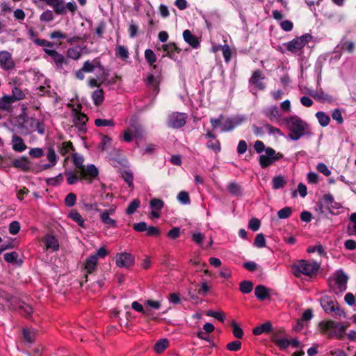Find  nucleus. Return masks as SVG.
Wrapping results in <instances>:
<instances>
[{
  "mask_svg": "<svg viewBox=\"0 0 356 356\" xmlns=\"http://www.w3.org/2000/svg\"><path fill=\"white\" fill-rule=\"evenodd\" d=\"M5 303L12 310H17L22 315L29 317L33 313L32 307L16 296L0 289V314L5 311Z\"/></svg>",
  "mask_w": 356,
  "mask_h": 356,
  "instance_id": "nucleus-1",
  "label": "nucleus"
},
{
  "mask_svg": "<svg viewBox=\"0 0 356 356\" xmlns=\"http://www.w3.org/2000/svg\"><path fill=\"white\" fill-rule=\"evenodd\" d=\"M282 121L291 131L289 138L291 140H298L305 134L307 124L299 117L296 115L287 117Z\"/></svg>",
  "mask_w": 356,
  "mask_h": 356,
  "instance_id": "nucleus-2",
  "label": "nucleus"
},
{
  "mask_svg": "<svg viewBox=\"0 0 356 356\" xmlns=\"http://www.w3.org/2000/svg\"><path fill=\"white\" fill-rule=\"evenodd\" d=\"M246 120L244 115H236L225 118L220 115L218 118H211L210 122L213 129H216L221 124V131L227 132L233 130Z\"/></svg>",
  "mask_w": 356,
  "mask_h": 356,
  "instance_id": "nucleus-3",
  "label": "nucleus"
},
{
  "mask_svg": "<svg viewBox=\"0 0 356 356\" xmlns=\"http://www.w3.org/2000/svg\"><path fill=\"white\" fill-rule=\"evenodd\" d=\"M146 134L147 132L142 124L131 122L130 127L122 132V138L127 143H130L135 138L136 146L139 147V141L142 140Z\"/></svg>",
  "mask_w": 356,
  "mask_h": 356,
  "instance_id": "nucleus-4",
  "label": "nucleus"
},
{
  "mask_svg": "<svg viewBox=\"0 0 356 356\" xmlns=\"http://www.w3.org/2000/svg\"><path fill=\"white\" fill-rule=\"evenodd\" d=\"M292 267L296 277H300L302 274L311 277L318 270L320 265L315 261L310 262L302 259L294 264Z\"/></svg>",
  "mask_w": 356,
  "mask_h": 356,
  "instance_id": "nucleus-5",
  "label": "nucleus"
},
{
  "mask_svg": "<svg viewBox=\"0 0 356 356\" xmlns=\"http://www.w3.org/2000/svg\"><path fill=\"white\" fill-rule=\"evenodd\" d=\"M311 39V35L305 34L300 37H297L286 43H284V45L290 52L293 54H300Z\"/></svg>",
  "mask_w": 356,
  "mask_h": 356,
  "instance_id": "nucleus-6",
  "label": "nucleus"
},
{
  "mask_svg": "<svg viewBox=\"0 0 356 356\" xmlns=\"http://www.w3.org/2000/svg\"><path fill=\"white\" fill-rule=\"evenodd\" d=\"M320 302L325 312H334L336 315L339 316H345V312L340 308L337 301L331 299L327 296H323Z\"/></svg>",
  "mask_w": 356,
  "mask_h": 356,
  "instance_id": "nucleus-7",
  "label": "nucleus"
},
{
  "mask_svg": "<svg viewBox=\"0 0 356 356\" xmlns=\"http://www.w3.org/2000/svg\"><path fill=\"white\" fill-rule=\"evenodd\" d=\"M44 51L48 56L52 58L58 70H66V69L69 68V61L63 55L58 53L55 50L46 48L44 49Z\"/></svg>",
  "mask_w": 356,
  "mask_h": 356,
  "instance_id": "nucleus-8",
  "label": "nucleus"
},
{
  "mask_svg": "<svg viewBox=\"0 0 356 356\" xmlns=\"http://www.w3.org/2000/svg\"><path fill=\"white\" fill-rule=\"evenodd\" d=\"M325 328L330 332L329 335L330 337L338 339L343 337L346 330V327L341 323L331 321L326 322Z\"/></svg>",
  "mask_w": 356,
  "mask_h": 356,
  "instance_id": "nucleus-9",
  "label": "nucleus"
},
{
  "mask_svg": "<svg viewBox=\"0 0 356 356\" xmlns=\"http://www.w3.org/2000/svg\"><path fill=\"white\" fill-rule=\"evenodd\" d=\"M187 115L184 113H173L168 116V125L178 129L185 125Z\"/></svg>",
  "mask_w": 356,
  "mask_h": 356,
  "instance_id": "nucleus-10",
  "label": "nucleus"
},
{
  "mask_svg": "<svg viewBox=\"0 0 356 356\" xmlns=\"http://www.w3.org/2000/svg\"><path fill=\"white\" fill-rule=\"evenodd\" d=\"M348 275L343 270H337L333 275V280L339 292H343L347 289Z\"/></svg>",
  "mask_w": 356,
  "mask_h": 356,
  "instance_id": "nucleus-11",
  "label": "nucleus"
},
{
  "mask_svg": "<svg viewBox=\"0 0 356 356\" xmlns=\"http://www.w3.org/2000/svg\"><path fill=\"white\" fill-rule=\"evenodd\" d=\"M115 263L118 267L128 268L134 265V257L130 253L122 252L117 254Z\"/></svg>",
  "mask_w": 356,
  "mask_h": 356,
  "instance_id": "nucleus-12",
  "label": "nucleus"
},
{
  "mask_svg": "<svg viewBox=\"0 0 356 356\" xmlns=\"http://www.w3.org/2000/svg\"><path fill=\"white\" fill-rule=\"evenodd\" d=\"M15 62L12 55L8 51H0V67L6 71L12 70L15 67Z\"/></svg>",
  "mask_w": 356,
  "mask_h": 356,
  "instance_id": "nucleus-13",
  "label": "nucleus"
},
{
  "mask_svg": "<svg viewBox=\"0 0 356 356\" xmlns=\"http://www.w3.org/2000/svg\"><path fill=\"white\" fill-rule=\"evenodd\" d=\"M36 120L32 118H27L23 120V122L18 126L19 133L22 135H28L31 132L35 131Z\"/></svg>",
  "mask_w": 356,
  "mask_h": 356,
  "instance_id": "nucleus-14",
  "label": "nucleus"
},
{
  "mask_svg": "<svg viewBox=\"0 0 356 356\" xmlns=\"http://www.w3.org/2000/svg\"><path fill=\"white\" fill-rule=\"evenodd\" d=\"M99 212L100 220L106 227L114 228L117 227L116 220L110 217L111 215H113L115 213V209L101 210Z\"/></svg>",
  "mask_w": 356,
  "mask_h": 356,
  "instance_id": "nucleus-15",
  "label": "nucleus"
},
{
  "mask_svg": "<svg viewBox=\"0 0 356 356\" xmlns=\"http://www.w3.org/2000/svg\"><path fill=\"white\" fill-rule=\"evenodd\" d=\"M318 200L325 206L327 212L330 213H332V209H338L341 207V204L335 202L334 197L330 193L325 194Z\"/></svg>",
  "mask_w": 356,
  "mask_h": 356,
  "instance_id": "nucleus-16",
  "label": "nucleus"
},
{
  "mask_svg": "<svg viewBox=\"0 0 356 356\" xmlns=\"http://www.w3.org/2000/svg\"><path fill=\"white\" fill-rule=\"evenodd\" d=\"M265 79L264 75L259 70L255 71L250 79V83L254 86L259 90H264L266 86L264 83Z\"/></svg>",
  "mask_w": 356,
  "mask_h": 356,
  "instance_id": "nucleus-17",
  "label": "nucleus"
},
{
  "mask_svg": "<svg viewBox=\"0 0 356 356\" xmlns=\"http://www.w3.org/2000/svg\"><path fill=\"white\" fill-rule=\"evenodd\" d=\"M263 113L267 117L271 122H278L280 121L281 115L280 110L276 106H270L263 110Z\"/></svg>",
  "mask_w": 356,
  "mask_h": 356,
  "instance_id": "nucleus-18",
  "label": "nucleus"
},
{
  "mask_svg": "<svg viewBox=\"0 0 356 356\" xmlns=\"http://www.w3.org/2000/svg\"><path fill=\"white\" fill-rule=\"evenodd\" d=\"M47 159L49 163L42 165L40 167L41 170H47L51 168L57 163L58 156L53 147H50L47 149Z\"/></svg>",
  "mask_w": 356,
  "mask_h": 356,
  "instance_id": "nucleus-19",
  "label": "nucleus"
},
{
  "mask_svg": "<svg viewBox=\"0 0 356 356\" xmlns=\"http://www.w3.org/2000/svg\"><path fill=\"white\" fill-rule=\"evenodd\" d=\"M11 143L13 149L17 152H22L27 148L24 140L16 134L13 136Z\"/></svg>",
  "mask_w": 356,
  "mask_h": 356,
  "instance_id": "nucleus-20",
  "label": "nucleus"
},
{
  "mask_svg": "<svg viewBox=\"0 0 356 356\" xmlns=\"http://www.w3.org/2000/svg\"><path fill=\"white\" fill-rule=\"evenodd\" d=\"M183 38L186 42L194 49L200 46V42L196 36L193 35L189 30H185L183 32Z\"/></svg>",
  "mask_w": 356,
  "mask_h": 356,
  "instance_id": "nucleus-21",
  "label": "nucleus"
},
{
  "mask_svg": "<svg viewBox=\"0 0 356 356\" xmlns=\"http://www.w3.org/2000/svg\"><path fill=\"white\" fill-rule=\"evenodd\" d=\"M73 121L76 126L79 127L80 130H83L88 121V117L84 113L79 111H74Z\"/></svg>",
  "mask_w": 356,
  "mask_h": 356,
  "instance_id": "nucleus-22",
  "label": "nucleus"
},
{
  "mask_svg": "<svg viewBox=\"0 0 356 356\" xmlns=\"http://www.w3.org/2000/svg\"><path fill=\"white\" fill-rule=\"evenodd\" d=\"M273 332V325L270 321H266L264 323L254 327L252 333L254 335H260L263 333H271Z\"/></svg>",
  "mask_w": 356,
  "mask_h": 356,
  "instance_id": "nucleus-23",
  "label": "nucleus"
},
{
  "mask_svg": "<svg viewBox=\"0 0 356 356\" xmlns=\"http://www.w3.org/2000/svg\"><path fill=\"white\" fill-rule=\"evenodd\" d=\"M81 175L83 177H96L98 176L99 171L96 166L93 164H90L84 166L82 170L80 172Z\"/></svg>",
  "mask_w": 356,
  "mask_h": 356,
  "instance_id": "nucleus-24",
  "label": "nucleus"
},
{
  "mask_svg": "<svg viewBox=\"0 0 356 356\" xmlns=\"http://www.w3.org/2000/svg\"><path fill=\"white\" fill-rule=\"evenodd\" d=\"M44 243L47 249H51L52 251L59 250V243L58 239L51 235H47L44 238Z\"/></svg>",
  "mask_w": 356,
  "mask_h": 356,
  "instance_id": "nucleus-25",
  "label": "nucleus"
},
{
  "mask_svg": "<svg viewBox=\"0 0 356 356\" xmlns=\"http://www.w3.org/2000/svg\"><path fill=\"white\" fill-rule=\"evenodd\" d=\"M97 255L89 256L85 263V269L88 273H92L97 268Z\"/></svg>",
  "mask_w": 356,
  "mask_h": 356,
  "instance_id": "nucleus-26",
  "label": "nucleus"
},
{
  "mask_svg": "<svg viewBox=\"0 0 356 356\" xmlns=\"http://www.w3.org/2000/svg\"><path fill=\"white\" fill-rule=\"evenodd\" d=\"M255 296L260 300H264L269 297V290L264 285H258L254 289Z\"/></svg>",
  "mask_w": 356,
  "mask_h": 356,
  "instance_id": "nucleus-27",
  "label": "nucleus"
},
{
  "mask_svg": "<svg viewBox=\"0 0 356 356\" xmlns=\"http://www.w3.org/2000/svg\"><path fill=\"white\" fill-rule=\"evenodd\" d=\"M227 191L233 196H240L243 193L241 186L235 181H231L228 184Z\"/></svg>",
  "mask_w": 356,
  "mask_h": 356,
  "instance_id": "nucleus-28",
  "label": "nucleus"
},
{
  "mask_svg": "<svg viewBox=\"0 0 356 356\" xmlns=\"http://www.w3.org/2000/svg\"><path fill=\"white\" fill-rule=\"evenodd\" d=\"M67 216L69 218L72 219L73 221L76 222L79 226L83 227V228L86 227L84 219L82 218V216L79 214V213L76 210H75V209L71 210L70 211V213H68Z\"/></svg>",
  "mask_w": 356,
  "mask_h": 356,
  "instance_id": "nucleus-29",
  "label": "nucleus"
},
{
  "mask_svg": "<svg viewBox=\"0 0 356 356\" xmlns=\"http://www.w3.org/2000/svg\"><path fill=\"white\" fill-rule=\"evenodd\" d=\"M163 50L165 52V56L170 58L174 59L173 51H177L178 53L180 49L176 46L175 43H168L162 45Z\"/></svg>",
  "mask_w": 356,
  "mask_h": 356,
  "instance_id": "nucleus-30",
  "label": "nucleus"
},
{
  "mask_svg": "<svg viewBox=\"0 0 356 356\" xmlns=\"http://www.w3.org/2000/svg\"><path fill=\"white\" fill-rule=\"evenodd\" d=\"M14 102V97H12L10 95H4L0 99V109L6 111Z\"/></svg>",
  "mask_w": 356,
  "mask_h": 356,
  "instance_id": "nucleus-31",
  "label": "nucleus"
},
{
  "mask_svg": "<svg viewBox=\"0 0 356 356\" xmlns=\"http://www.w3.org/2000/svg\"><path fill=\"white\" fill-rule=\"evenodd\" d=\"M92 99L95 105H100L104 100V91L102 89L95 90L92 94Z\"/></svg>",
  "mask_w": 356,
  "mask_h": 356,
  "instance_id": "nucleus-32",
  "label": "nucleus"
},
{
  "mask_svg": "<svg viewBox=\"0 0 356 356\" xmlns=\"http://www.w3.org/2000/svg\"><path fill=\"white\" fill-rule=\"evenodd\" d=\"M315 115H316L319 124L322 127H325L329 124V123L330 122V118L325 113H324L323 111H318L316 113Z\"/></svg>",
  "mask_w": 356,
  "mask_h": 356,
  "instance_id": "nucleus-33",
  "label": "nucleus"
},
{
  "mask_svg": "<svg viewBox=\"0 0 356 356\" xmlns=\"http://www.w3.org/2000/svg\"><path fill=\"white\" fill-rule=\"evenodd\" d=\"M159 83V76L149 74L147 78V85L152 88L156 92H158V86Z\"/></svg>",
  "mask_w": 356,
  "mask_h": 356,
  "instance_id": "nucleus-34",
  "label": "nucleus"
},
{
  "mask_svg": "<svg viewBox=\"0 0 356 356\" xmlns=\"http://www.w3.org/2000/svg\"><path fill=\"white\" fill-rule=\"evenodd\" d=\"M99 66H100V63L97 60L92 61L87 60L84 63L82 69L85 72H92Z\"/></svg>",
  "mask_w": 356,
  "mask_h": 356,
  "instance_id": "nucleus-35",
  "label": "nucleus"
},
{
  "mask_svg": "<svg viewBox=\"0 0 356 356\" xmlns=\"http://www.w3.org/2000/svg\"><path fill=\"white\" fill-rule=\"evenodd\" d=\"M145 58L147 62L153 67L154 69L156 68V65L154 63L156 61V56L155 53L152 49H146L145 51Z\"/></svg>",
  "mask_w": 356,
  "mask_h": 356,
  "instance_id": "nucleus-36",
  "label": "nucleus"
},
{
  "mask_svg": "<svg viewBox=\"0 0 356 356\" xmlns=\"http://www.w3.org/2000/svg\"><path fill=\"white\" fill-rule=\"evenodd\" d=\"M23 338L25 343L32 344L35 340V332L33 330L23 329Z\"/></svg>",
  "mask_w": 356,
  "mask_h": 356,
  "instance_id": "nucleus-37",
  "label": "nucleus"
},
{
  "mask_svg": "<svg viewBox=\"0 0 356 356\" xmlns=\"http://www.w3.org/2000/svg\"><path fill=\"white\" fill-rule=\"evenodd\" d=\"M81 55V50L79 47L70 48L67 51V56L70 58L77 60Z\"/></svg>",
  "mask_w": 356,
  "mask_h": 356,
  "instance_id": "nucleus-38",
  "label": "nucleus"
},
{
  "mask_svg": "<svg viewBox=\"0 0 356 356\" xmlns=\"http://www.w3.org/2000/svg\"><path fill=\"white\" fill-rule=\"evenodd\" d=\"M72 160L76 168L81 172L85 166L83 164V157L79 154L74 153L72 154Z\"/></svg>",
  "mask_w": 356,
  "mask_h": 356,
  "instance_id": "nucleus-39",
  "label": "nucleus"
},
{
  "mask_svg": "<svg viewBox=\"0 0 356 356\" xmlns=\"http://www.w3.org/2000/svg\"><path fill=\"white\" fill-rule=\"evenodd\" d=\"M13 163L16 168H21L24 170L29 169L30 165L28 159L24 157L15 160Z\"/></svg>",
  "mask_w": 356,
  "mask_h": 356,
  "instance_id": "nucleus-40",
  "label": "nucleus"
},
{
  "mask_svg": "<svg viewBox=\"0 0 356 356\" xmlns=\"http://www.w3.org/2000/svg\"><path fill=\"white\" fill-rule=\"evenodd\" d=\"M273 342L281 349H285L290 345V340L282 337V338H276L273 337Z\"/></svg>",
  "mask_w": 356,
  "mask_h": 356,
  "instance_id": "nucleus-41",
  "label": "nucleus"
},
{
  "mask_svg": "<svg viewBox=\"0 0 356 356\" xmlns=\"http://www.w3.org/2000/svg\"><path fill=\"white\" fill-rule=\"evenodd\" d=\"M230 326L232 327V332L234 337L237 339H241L243 337V331L236 321H233L230 323Z\"/></svg>",
  "mask_w": 356,
  "mask_h": 356,
  "instance_id": "nucleus-42",
  "label": "nucleus"
},
{
  "mask_svg": "<svg viewBox=\"0 0 356 356\" xmlns=\"http://www.w3.org/2000/svg\"><path fill=\"white\" fill-rule=\"evenodd\" d=\"M253 284L250 281L244 280L240 283V290L242 293L248 294L252 291Z\"/></svg>",
  "mask_w": 356,
  "mask_h": 356,
  "instance_id": "nucleus-43",
  "label": "nucleus"
},
{
  "mask_svg": "<svg viewBox=\"0 0 356 356\" xmlns=\"http://www.w3.org/2000/svg\"><path fill=\"white\" fill-rule=\"evenodd\" d=\"M168 346V341L166 339H162L158 341L154 345V350L158 353H162Z\"/></svg>",
  "mask_w": 356,
  "mask_h": 356,
  "instance_id": "nucleus-44",
  "label": "nucleus"
},
{
  "mask_svg": "<svg viewBox=\"0 0 356 356\" xmlns=\"http://www.w3.org/2000/svg\"><path fill=\"white\" fill-rule=\"evenodd\" d=\"M350 220L353 223V225L352 227L350 225L348 226L347 233L349 236H356V212L351 214Z\"/></svg>",
  "mask_w": 356,
  "mask_h": 356,
  "instance_id": "nucleus-45",
  "label": "nucleus"
},
{
  "mask_svg": "<svg viewBox=\"0 0 356 356\" xmlns=\"http://www.w3.org/2000/svg\"><path fill=\"white\" fill-rule=\"evenodd\" d=\"M140 207V201L138 200H132L126 209V213L131 215L135 213L136 209Z\"/></svg>",
  "mask_w": 356,
  "mask_h": 356,
  "instance_id": "nucleus-46",
  "label": "nucleus"
},
{
  "mask_svg": "<svg viewBox=\"0 0 356 356\" xmlns=\"http://www.w3.org/2000/svg\"><path fill=\"white\" fill-rule=\"evenodd\" d=\"M254 245L257 248H261L266 246V238L263 234H258L254 241Z\"/></svg>",
  "mask_w": 356,
  "mask_h": 356,
  "instance_id": "nucleus-47",
  "label": "nucleus"
},
{
  "mask_svg": "<svg viewBox=\"0 0 356 356\" xmlns=\"http://www.w3.org/2000/svg\"><path fill=\"white\" fill-rule=\"evenodd\" d=\"M164 206V202L161 199L154 198L150 201V207L152 209L161 211Z\"/></svg>",
  "mask_w": 356,
  "mask_h": 356,
  "instance_id": "nucleus-48",
  "label": "nucleus"
},
{
  "mask_svg": "<svg viewBox=\"0 0 356 356\" xmlns=\"http://www.w3.org/2000/svg\"><path fill=\"white\" fill-rule=\"evenodd\" d=\"M116 56L123 60H126L129 57L127 49L124 46H118L116 49Z\"/></svg>",
  "mask_w": 356,
  "mask_h": 356,
  "instance_id": "nucleus-49",
  "label": "nucleus"
},
{
  "mask_svg": "<svg viewBox=\"0 0 356 356\" xmlns=\"http://www.w3.org/2000/svg\"><path fill=\"white\" fill-rule=\"evenodd\" d=\"M297 191L299 193L300 195L302 197H305L307 195V186L305 184H303L302 183H300L298 185V190L297 191H293L292 192L293 197H296L297 196Z\"/></svg>",
  "mask_w": 356,
  "mask_h": 356,
  "instance_id": "nucleus-50",
  "label": "nucleus"
},
{
  "mask_svg": "<svg viewBox=\"0 0 356 356\" xmlns=\"http://www.w3.org/2000/svg\"><path fill=\"white\" fill-rule=\"evenodd\" d=\"M292 213V209L291 207H286L282 209H280L277 212V216L280 219H286L288 218Z\"/></svg>",
  "mask_w": 356,
  "mask_h": 356,
  "instance_id": "nucleus-51",
  "label": "nucleus"
},
{
  "mask_svg": "<svg viewBox=\"0 0 356 356\" xmlns=\"http://www.w3.org/2000/svg\"><path fill=\"white\" fill-rule=\"evenodd\" d=\"M76 201V195L73 193H70L67 194L65 198V204L68 207H73Z\"/></svg>",
  "mask_w": 356,
  "mask_h": 356,
  "instance_id": "nucleus-52",
  "label": "nucleus"
},
{
  "mask_svg": "<svg viewBox=\"0 0 356 356\" xmlns=\"http://www.w3.org/2000/svg\"><path fill=\"white\" fill-rule=\"evenodd\" d=\"M72 149L73 145L71 142H63L60 147V153L65 155L72 151Z\"/></svg>",
  "mask_w": 356,
  "mask_h": 356,
  "instance_id": "nucleus-53",
  "label": "nucleus"
},
{
  "mask_svg": "<svg viewBox=\"0 0 356 356\" xmlns=\"http://www.w3.org/2000/svg\"><path fill=\"white\" fill-rule=\"evenodd\" d=\"M95 124L97 127H113L115 124L112 120L96 119Z\"/></svg>",
  "mask_w": 356,
  "mask_h": 356,
  "instance_id": "nucleus-54",
  "label": "nucleus"
},
{
  "mask_svg": "<svg viewBox=\"0 0 356 356\" xmlns=\"http://www.w3.org/2000/svg\"><path fill=\"white\" fill-rule=\"evenodd\" d=\"M177 200L183 204H188L190 203L188 193L186 191L179 192L177 195Z\"/></svg>",
  "mask_w": 356,
  "mask_h": 356,
  "instance_id": "nucleus-55",
  "label": "nucleus"
},
{
  "mask_svg": "<svg viewBox=\"0 0 356 356\" xmlns=\"http://www.w3.org/2000/svg\"><path fill=\"white\" fill-rule=\"evenodd\" d=\"M264 128L266 131H267L269 134L282 136V133L280 129L274 127L270 124H264Z\"/></svg>",
  "mask_w": 356,
  "mask_h": 356,
  "instance_id": "nucleus-56",
  "label": "nucleus"
},
{
  "mask_svg": "<svg viewBox=\"0 0 356 356\" xmlns=\"http://www.w3.org/2000/svg\"><path fill=\"white\" fill-rule=\"evenodd\" d=\"M53 19H54V15H53L52 11L50 10H45L40 16V19L42 22H48L52 21Z\"/></svg>",
  "mask_w": 356,
  "mask_h": 356,
  "instance_id": "nucleus-57",
  "label": "nucleus"
},
{
  "mask_svg": "<svg viewBox=\"0 0 356 356\" xmlns=\"http://www.w3.org/2000/svg\"><path fill=\"white\" fill-rule=\"evenodd\" d=\"M207 146L208 148L213 150L216 152H218L220 150V143L216 139L209 140L207 143Z\"/></svg>",
  "mask_w": 356,
  "mask_h": 356,
  "instance_id": "nucleus-58",
  "label": "nucleus"
},
{
  "mask_svg": "<svg viewBox=\"0 0 356 356\" xmlns=\"http://www.w3.org/2000/svg\"><path fill=\"white\" fill-rule=\"evenodd\" d=\"M207 314V316H212L221 322H223L225 320V314L222 312L209 310Z\"/></svg>",
  "mask_w": 356,
  "mask_h": 356,
  "instance_id": "nucleus-59",
  "label": "nucleus"
},
{
  "mask_svg": "<svg viewBox=\"0 0 356 356\" xmlns=\"http://www.w3.org/2000/svg\"><path fill=\"white\" fill-rule=\"evenodd\" d=\"M274 161L268 157L266 154H261L260 156H259V163H260V165L263 167V168H265V167H267L270 164H271Z\"/></svg>",
  "mask_w": 356,
  "mask_h": 356,
  "instance_id": "nucleus-60",
  "label": "nucleus"
},
{
  "mask_svg": "<svg viewBox=\"0 0 356 356\" xmlns=\"http://www.w3.org/2000/svg\"><path fill=\"white\" fill-rule=\"evenodd\" d=\"M20 230V224L18 221H13L9 225V232L13 235L17 234Z\"/></svg>",
  "mask_w": 356,
  "mask_h": 356,
  "instance_id": "nucleus-61",
  "label": "nucleus"
},
{
  "mask_svg": "<svg viewBox=\"0 0 356 356\" xmlns=\"http://www.w3.org/2000/svg\"><path fill=\"white\" fill-rule=\"evenodd\" d=\"M260 225V220L255 218H251L248 223L249 229H252L253 232L259 230Z\"/></svg>",
  "mask_w": 356,
  "mask_h": 356,
  "instance_id": "nucleus-62",
  "label": "nucleus"
},
{
  "mask_svg": "<svg viewBox=\"0 0 356 356\" xmlns=\"http://www.w3.org/2000/svg\"><path fill=\"white\" fill-rule=\"evenodd\" d=\"M241 348V342L235 340L227 344V348L230 351H237Z\"/></svg>",
  "mask_w": 356,
  "mask_h": 356,
  "instance_id": "nucleus-63",
  "label": "nucleus"
},
{
  "mask_svg": "<svg viewBox=\"0 0 356 356\" xmlns=\"http://www.w3.org/2000/svg\"><path fill=\"white\" fill-rule=\"evenodd\" d=\"M3 257L8 263H13L16 261L18 257V254L16 252H8L3 255Z\"/></svg>",
  "mask_w": 356,
  "mask_h": 356,
  "instance_id": "nucleus-64",
  "label": "nucleus"
}]
</instances>
